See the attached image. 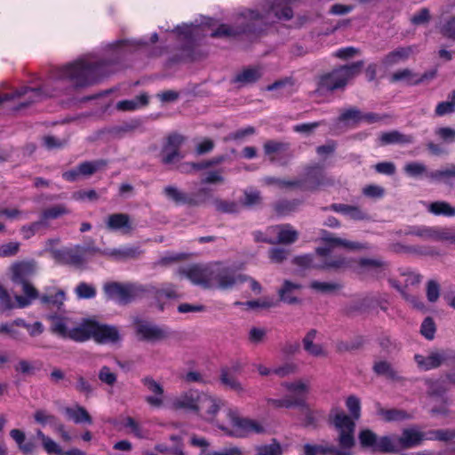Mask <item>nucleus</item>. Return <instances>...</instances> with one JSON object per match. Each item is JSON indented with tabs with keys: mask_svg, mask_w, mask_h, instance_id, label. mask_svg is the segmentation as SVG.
Returning a JSON list of instances; mask_svg holds the SVG:
<instances>
[{
	"mask_svg": "<svg viewBox=\"0 0 455 455\" xmlns=\"http://www.w3.org/2000/svg\"><path fill=\"white\" fill-rule=\"evenodd\" d=\"M268 230L277 234L275 243L291 244L299 237V233L290 224L276 225Z\"/></svg>",
	"mask_w": 455,
	"mask_h": 455,
	"instance_id": "nucleus-27",
	"label": "nucleus"
},
{
	"mask_svg": "<svg viewBox=\"0 0 455 455\" xmlns=\"http://www.w3.org/2000/svg\"><path fill=\"white\" fill-rule=\"evenodd\" d=\"M65 292L59 290L54 294H44L40 299L43 304L60 309L65 300Z\"/></svg>",
	"mask_w": 455,
	"mask_h": 455,
	"instance_id": "nucleus-45",
	"label": "nucleus"
},
{
	"mask_svg": "<svg viewBox=\"0 0 455 455\" xmlns=\"http://www.w3.org/2000/svg\"><path fill=\"white\" fill-rule=\"evenodd\" d=\"M107 165V162L105 160H96V161H85L78 164V168L81 173V176H91L94 174L98 170L105 167Z\"/></svg>",
	"mask_w": 455,
	"mask_h": 455,
	"instance_id": "nucleus-43",
	"label": "nucleus"
},
{
	"mask_svg": "<svg viewBox=\"0 0 455 455\" xmlns=\"http://www.w3.org/2000/svg\"><path fill=\"white\" fill-rule=\"evenodd\" d=\"M133 327L140 340L147 342H158L169 337L167 328L156 325L148 320L134 317Z\"/></svg>",
	"mask_w": 455,
	"mask_h": 455,
	"instance_id": "nucleus-10",
	"label": "nucleus"
},
{
	"mask_svg": "<svg viewBox=\"0 0 455 455\" xmlns=\"http://www.w3.org/2000/svg\"><path fill=\"white\" fill-rule=\"evenodd\" d=\"M403 171L410 177H419L427 173V167L423 163L410 162L404 165Z\"/></svg>",
	"mask_w": 455,
	"mask_h": 455,
	"instance_id": "nucleus-53",
	"label": "nucleus"
},
{
	"mask_svg": "<svg viewBox=\"0 0 455 455\" xmlns=\"http://www.w3.org/2000/svg\"><path fill=\"white\" fill-rule=\"evenodd\" d=\"M413 46L398 47L388 52L381 60L386 67H391L405 61L413 53Z\"/></svg>",
	"mask_w": 455,
	"mask_h": 455,
	"instance_id": "nucleus-28",
	"label": "nucleus"
},
{
	"mask_svg": "<svg viewBox=\"0 0 455 455\" xmlns=\"http://www.w3.org/2000/svg\"><path fill=\"white\" fill-rule=\"evenodd\" d=\"M105 224L108 230L112 232H121L123 235L131 234L134 227L131 217L127 213H112L105 219Z\"/></svg>",
	"mask_w": 455,
	"mask_h": 455,
	"instance_id": "nucleus-23",
	"label": "nucleus"
},
{
	"mask_svg": "<svg viewBox=\"0 0 455 455\" xmlns=\"http://www.w3.org/2000/svg\"><path fill=\"white\" fill-rule=\"evenodd\" d=\"M143 385L154 395H148L145 401L151 406L160 408L164 404V387L151 377H145L141 379Z\"/></svg>",
	"mask_w": 455,
	"mask_h": 455,
	"instance_id": "nucleus-26",
	"label": "nucleus"
},
{
	"mask_svg": "<svg viewBox=\"0 0 455 455\" xmlns=\"http://www.w3.org/2000/svg\"><path fill=\"white\" fill-rule=\"evenodd\" d=\"M358 438L362 447L371 449L372 452L391 453L394 450L391 436L378 438L377 435L370 429L362 430Z\"/></svg>",
	"mask_w": 455,
	"mask_h": 455,
	"instance_id": "nucleus-13",
	"label": "nucleus"
},
{
	"mask_svg": "<svg viewBox=\"0 0 455 455\" xmlns=\"http://www.w3.org/2000/svg\"><path fill=\"white\" fill-rule=\"evenodd\" d=\"M346 406L350 416L344 411L336 410L332 415V423L339 432L338 442L344 450H349L355 445L354 432L355 420L361 417V402L355 395H350L346 400Z\"/></svg>",
	"mask_w": 455,
	"mask_h": 455,
	"instance_id": "nucleus-4",
	"label": "nucleus"
},
{
	"mask_svg": "<svg viewBox=\"0 0 455 455\" xmlns=\"http://www.w3.org/2000/svg\"><path fill=\"white\" fill-rule=\"evenodd\" d=\"M227 416L230 419L234 428L227 432L229 435L243 437L250 434H260L264 432L262 425L256 420L241 418L235 409L228 408L227 410Z\"/></svg>",
	"mask_w": 455,
	"mask_h": 455,
	"instance_id": "nucleus-11",
	"label": "nucleus"
},
{
	"mask_svg": "<svg viewBox=\"0 0 455 455\" xmlns=\"http://www.w3.org/2000/svg\"><path fill=\"white\" fill-rule=\"evenodd\" d=\"M261 76L262 72L259 68H247L237 73L232 79V83L238 84L239 87H242L255 83L261 77Z\"/></svg>",
	"mask_w": 455,
	"mask_h": 455,
	"instance_id": "nucleus-29",
	"label": "nucleus"
},
{
	"mask_svg": "<svg viewBox=\"0 0 455 455\" xmlns=\"http://www.w3.org/2000/svg\"><path fill=\"white\" fill-rule=\"evenodd\" d=\"M328 182L323 167L319 164L309 165L304 169L300 179L287 183L291 187H298L304 190L315 191Z\"/></svg>",
	"mask_w": 455,
	"mask_h": 455,
	"instance_id": "nucleus-8",
	"label": "nucleus"
},
{
	"mask_svg": "<svg viewBox=\"0 0 455 455\" xmlns=\"http://www.w3.org/2000/svg\"><path fill=\"white\" fill-rule=\"evenodd\" d=\"M331 445H318V444H305L304 455H326L330 454Z\"/></svg>",
	"mask_w": 455,
	"mask_h": 455,
	"instance_id": "nucleus-61",
	"label": "nucleus"
},
{
	"mask_svg": "<svg viewBox=\"0 0 455 455\" xmlns=\"http://www.w3.org/2000/svg\"><path fill=\"white\" fill-rule=\"evenodd\" d=\"M426 385L427 386L428 393L431 395H442L450 390V387L447 386L446 380L443 379H427Z\"/></svg>",
	"mask_w": 455,
	"mask_h": 455,
	"instance_id": "nucleus-46",
	"label": "nucleus"
},
{
	"mask_svg": "<svg viewBox=\"0 0 455 455\" xmlns=\"http://www.w3.org/2000/svg\"><path fill=\"white\" fill-rule=\"evenodd\" d=\"M435 134L446 143L455 141V129L451 127H439L435 131Z\"/></svg>",
	"mask_w": 455,
	"mask_h": 455,
	"instance_id": "nucleus-62",
	"label": "nucleus"
},
{
	"mask_svg": "<svg viewBox=\"0 0 455 455\" xmlns=\"http://www.w3.org/2000/svg\"><path fill=\"white\" fill-rule=\"evenodd\" d=\"M65 414L73 420L76 424L87 423L91 425L92 419L87 410L81 405H75L74 407H66L64 409Z\"/></svg>",
	"mask_w": 455,
	"mask_h": 455,
	"instance_id": "nucleus-31",
	"label": "nucleus"
},
{
	"mask_svg": "<svg viewBox=\"0 0 455 455\" xmlns=\"http://www.w3.org/2000/svg\"><path fill=\"white\" fill-rule=\"evenodd\" d=\"M300 204L299 200H282L275 204V211L281 215L288 214L293 211H295L298 206Z\"/></svg>",
	"mask_w": 455,
	"mask_h": 455,
	"instance_id": "nucleus-51",
	"label": "nucleus"
},
{
	"mask_svg": "<svg viewBox=\"0 0 455 455\" xmlns=\"http://www.w3.org/2000/svg\"><path fill=\"white\" fill-rule=\"evenodd\" d=\"M299 289L300 285L287 280L284 281L283 287L278 291L280 299L287 304L297 303L299 300L296 296V291Z\"/></svg>",
	"mask_w": 455,
	"mask_h": 455,
	"instance_id": "nucleus-35",
	"label": "nucleus"
},
{
	"mask_svg": "<svg viewBox=\"0 0 455 455\" xmlns=\"http://www.w3.org/2000/svg\"><path fill=\"white\" fill-rule=\"evenodd\" d=\"M427 299L429 302L435 303L440 297V285L435 280H429L426 288Z\"/></svg>",
	"mask_w": 455,
	"mask_h": 455,
	"instance_id": "nucleus-58",
	"label": "nucleus"
},
{
	"mask_svg": "<svg viewBox=\"0 0 455 455\" xmlns=\"http://www.w3.org/2000/svg\"><path fill=\"white\" fill-rule=\"evenodd\" d=\"M323 241L326 243V246L316 249V253L322 257H326L329 255L332 249L335 247H342L348 251H361L370 249V246L367 243L352 242L347 239L336 237L331 234L324 235L323 237Z\"/></svg>",
	"mask_w": 455,
	"mask_h": 455,
	"instance_id": "nucleus-15",
	"label": "nucleus"
},
{
	"mask_svg": "<svg viewBox=\"0 0 455 455\" xmlns=\"http://www.w3.org/2000/svg\"><path fill=\"white\" fill-rule=\"evenodd\" d=\"M106 63L92 56L81 58L55 69L52 76L56 83L68 82L75 87L92 84L106 76Z\"/></svg>",
	"mask_w": 455,
	"mask_h": 455,
	"instance_id": "nucleus-3",
	"label": "nucleus"
},
{
	"mask_svg": "<svg viewBox=\"0 0 455 455\" xmlns=\"http://www.w3.org/2000/svg\"><path fill=\"white\" fill-rule=\"evenodd\" d=\"M20 249V243L12 241L0 245V257L9 258L16 256Z\"/></svg>",
	"mask_w": 455,
	"mask_h": 455,
	"instance_id": "nucleus-55",
	"label": "nucleus"
},
{
	"mask_svg": "<svg viewBox=\"0 0 455 455\" xmlns=\"http://www.w3.org/2000/svg\"><path fill=\"white\" fill-rule=\"evenodd\" d=\"M440 32L443 36L455 40V16L451 17L442 25Z\"/></svg>",
	"mask_w": 455,
	"mask_h": 455,
	"instance_id": "nucleus-64",
	"label": "nucleus"
},
{
	"mask_svg": "<svg viewBox=\"0 0 455 455\" xmlns=\"http://www.w3.org/2000/svg\"><path fill=\"white\" fill-rule=\"evenodd\" d=\"M200 394L201 392L196 389L185 391L172 400L171 408L196 412Z\"/></svg>",
	"mask_w": 455,
	"mask_h": 455,
	"instance_id": "nucleus-24",
	"label": "nucleus"
},
{
	"mask_svg": "<svg viewBox=\"0 0 455 455\" xmlns=\"http://www.w3.org/2000/svg\"><path fill=\"white\" fill-rule=\"evenodd\" d=\"M225 405V402L205 393L200 394L196 412L205 420H212L217 412Z\"/></svg>",
	"mask_w": 455,
	"mask_h": 455,
	"instance_id": "nucleus-18",
	"label": "nucleus"
},
{
	"mask_svg": "<svg viewBox=\"0 0 455 455\" xmlns=\"http://www.w3.org/2000/svg\"><path fill=\"white\" fill-rule=\"evenodd\" d=\"M36 268V266L34 260L14 262L10 267L11 279L14 283L28 282V278L35 274Z\"/></svg>",
	"mask_w": 455,
	"mask_h": 455,
	"instance_id": "nucleus-25",
	"label": "nucleus"
},
{
	"mask_svg": "<svg viewBox=\"0 0 455 455\" xmlns=\"http://www.w3.org/2000/svg\"><path fill=\"white\" fill-rule=\"evenodd\" d=\"M373 371L376 374L385 376L391 380H398L400 377L397 371L387 361L376 362L373 365Z\"/></svg>",
	"mask_w": 455,
	"mask_h": 455,
	"instance_id": "nucleus-39",
	"label": "nucleus"
},
{
	"mask_svg": "<svg viewBox=\"0 0 455 455\" xmlns=\"http://www.w3.org/2000/svg\"><path fill=\"white\" fill-rule=\"evenodd\" d=\"M148 104V96L142 93L132 100H124L116 103V108L120 111H134Z\"/></svg>",
	"mask_w": 455,
	"mask_h": 455,
	"instance_id": "nucleus-34",
	"label": "nucleus"
},
{
	"mask_svg": "<svg viewBox=\"0 0 455 455\" xmlns=\"http://www.w3.org/2000/svg\"><path fill=\"white\" fill-rule=\"evenodd\" d=\"M451 358V352L447 350L431 351L427 355L416 354L414 360L417 366L422 371H430L438 368Z\"/></svg>",
	"mask_w": 455,
	"mask_h": 455,
	"instance_id": "nucleus-20",
	"label": "nucleus"
},
{
	"mask_svg": "<svg viewBox=\"0 0 455 455\" xmlns=\"http://www.w3.org/2000/svg\"><path fill=\"white\" fill-rule=\"evenodd\" d=\"M379 140L381 145L388 144H411L414 141L413 136L403 134L398 131H391L384 132L380 135Z\"/></svg>",
	"mask_w": 455,
	"mask_h": 455,
	"instance_id": "nucleus-32",
	"label": "nucleus"
},
{
	"mask_svg": "<svg viewBox=\"0 0 455 455\" xmlns=\"http://www.w3.org/2000/svg\"><path fill=\"white\" fill-rule=\"evenodd\" d=\"M103 291L108 299L126 305L142 298L147 290L140 284L109 282L103 285Z\"/></svg>",
	"mask_w": 455,
	"mask_h": 455,
	"instance_id": "nucleus-7",
	"label": "nucleus"
},
{
	"mask_svg": "<svg viewBox=\"0 0 455 455\" xmlns=\"http://www.w3.org/2000/svg\"><path fill=\"white\" fill-rule=\"evenodd\" d=\"M405 235H415L425 241H432L433 227L412 226L405 232Z\"/></svg>",
	"mask_w": 455,
	"mask_h": 455,
	"instance_id": "nucleus-47",
	"label": "nucleus"
},
{
	"mask_svg": "<svg viewBox=\"0 0 455 455\" xmlns=\"http://www.w3.org/2000/svg\"><path fill=\"white\" fill-rule=\"evenodd\" d=\"M424 439L425 435L421 431L414 427L405 428L403 430L401 435L391 436V442L394 445L392 452L417 447L421 444Z\"/></svg>",
	"mask_w": 455,
	"mask_h": 455,
	"instance_id": "nucleus-16",
	"label": "nucleus"
},
{
	"mask_svg": "<svg viewBox=\"0 0 455 455\" xmlns=\"http://www.w3.org/2000/svg\"><path fill=\"white\" fill-rule=\"evenodd\" d=\"M245 282L242 275H236L235 272L221 263L212 264V287H218L222 290L232 288L237 283Z\"/></svg>",
	"mask_w": 455,
	"mask_h": 455,
	"instance_id": "nucleus-12",
	"label": "nucleus"
},
{
	"mask_svg": "<svg viewBox=\"0 0 455 455\" xmlns=\"http://www.w3.org/2000/svg\"><path fill=\"white\" fill-rule=\"evenodd\" d=\"M19 284L22 286L24 296L16 295L15 301L17 302V307L24 308L29 306L32 300L37 299L39 295L37 290L28 281Z\"/></svg>",
	"mask_w": 455,
	"mask_h": 455,
	"instance_id": "nucleus-30",
	"label": "nucleus"
},
{
	"mask_svg": "<svg viewBox=\"0 0 455 455\" xmlns=\"http://www.w3.org/2000/svg\"><path fill=\"white\" fill-rule=\"evenodd\" d=\"M45 226L46 223L40 220L37 221L31 222L29 224L23 225L20 228V232L24 240H28L31 237H33L42 228Z\"/></svg>",
	"mask_w": 455,
	"mask_h": 455,
	"instance_id": "nucleus-48",
	"label": "nucleus"
},
{
	"mask_svg": "<svg viewBox=\"0 0 455 455\" xmlns=\"http://www.w3.org/2000/svg\"><path fill=\"white\" fill-rule=\"evenodd\" d=\"M52 331L61 338H68L72 340L83 342L93 339L98 343H113L119 339V331L116 327L100 323L88 318L75 328L69 329L70 320L59 315L49 316Z\"/></svg>",
	"mask_w": 455,
	"mask_h": 455,
	"instance_id": "nucleus-2",
	"label": "nucleus"
},
{
	"mask_svg": "<svg viewBox=\"0 0 455 455\" xmlns=\"http://www.w3.org/2000/svg\"><path fill=\"white\" fill-rule=\"evenodd\" d=\"M164 194L176 204H187L189 206L203 204L211 196L210 189L206 188H200L197 192L188 195L175 186H166L164 188Z\"/></svg>",
	"mask_w": 455,
	"mask_h": 455,
	"instance_id": "nucleus-9",
	"label": "nucleus"
},
{
	"mask_svg": "<svg viewBox=\"0 0 455 455\" xmlns=\"http://www.w3.org/2000/svg\"><path fill=\"white\" fill-rule=\"evenodd\" d=\"M76 385L75 388L77 392L84 394L86 396H89L92 394L94 388L92 385L87 380L84 376L77 374L76 376Z\"/></svg>",
	"mask_w": 455,
	"mask_h": 455,
	"instance_id": "nucleus-56",
	"label": "nucleus"
},
{
	"mask_svg": "<svg viewBox=\"0 0 455 455\" xmlns=\"http://www.w3.org/2000/svg\"><path fill=\"white\" fill-rule=\"evenodd\" d=\"M389 283L395 289H397L402 297L403 298V299L408 302L411 307H412L413 308H416V309H419V310H422L425 308V305L423 303V301L420 300L419 298L416 297V296H413L411 294H409L407 293L398 283V282L396 280H394V279H390L389 280Z\"/></svg>",
	"mask_w": 455,
	"mask_h": 455,
	"instance_id": "nucleus-42",
	"label": "nucleus"
},
{
	"mask_svg": "<svg viewBox=\"0 0 455 455\" xmlns=\"http://www.w3.org/2000/svg\"><path fill=\"white\" fill-rule=\"evenodd\" d=\"M220 381L224 386L229 387L230 389L235 391L238 394H242L244 392L243 385L240 383L237 378L228 370L221 371Z\"/></svg>",
	"mask_w": 455,
	"mask_h": 455,
	"instance_id": "nucleus-40",
	"label": "nucleus"
},
{
	"mask_svg": "<svg viewBox=\"0 0 455 455\" xmlns=\"http://www.w3.org/2000/svg\"><path fill=\"white\" fill-rule=\"evenodd\" d=\"M363 65V61L359 60L349 65L340 66L323 75L317 84V92H332L344 88L350 80L361 73Z\"/></svg>",
	"mask_w": 455,
	"mask_h": 455,
	"instance_id": "nucleus-5",
	"label": "nucleus"
},
{
	"mask_svg": "<svg viewBox=\"0 0 455 455\" xmlns=\"http://www.w3.org/2000/svg\"><path fill=\"white\" fill-rule=\"evenodd\" d=\"M258 455H281L282 448L276 442H273L268 445H262L257 448Z\"/></svg>",
	"mask_w": 455,
	"mask_h": 455,
	"instance_id": "nucleus-63",
	"label": "nucleus"
},
{
	"mask_svg": "<svg viewBox=\"0 0 455 455\" xmlns=\"http://www.w3.org/2000/svg\"><path fill=\"white\" fill-rule=\"evenodd\" d=\"M212 264L192 265L179 269V275L189 279L194 284L202 285L205 288L212 287Z\"/></svg>",
	"mask_w": 455,
	"mask_h": 455,
	"instance_id": "nucleus-14",
	"label": "nucleus"
},
{
	"mask_svg": "<svg viewBox=\"0 0 455 455\" xmlns=\"http://www.w3.org/2000/svg\"><path fill=\"white\" fill-rule=\"evenodd\" d=\"M377 411L386 421H400L410 418L408 413L403 410H386L379 403H377Z\"/></svg>",
	"mask_w": 455,
	"mask_h": 455,
	"instance_id": "nucleus-38",
	"label": "nucleus"
},
{
	"mask_svg": "<svg viewBox=\"0 0 455 455\" xmlns=\"http://www.w3.org/2000/svg\"><path fill=\"white\" fill-rule=\"evenodd\" d=\"M293 263L302 267L333 268L339 269L347 266V261L343 257L325 259L322 264L315 263L311 255L298 256L293 259Z\"/></svg>",
	"mask_w": 455,
	"mask_h": 455,
	"instance_id": "nucleus-21",
	"label": "nucleus"
},
{
	"mask_svg": "<svg viewBox=\"0 0 455 455\" xmlns=\"http://www.w3.org/2000/svg\"><path fill=\"white\" fill-rule=\"evenodd\" d=\"M435 323L431 317H427L421 323L420 332L428 340H432L435 334Z\"/></svg>",
	"mask_w": 455,
	"mask_h": 455,
	"instance_id": "nucleus-60",
	"label": "nucleus"
},
{
	"mask_svg": "<svg viewBox=\"0 0 455 455\" xmlns=\"http://www.w3.org/2000/svg\"><path fill=\"white\" fill-rule=\"evenodd\" d=\"M454 233L450 228L433 227L432 241H448L452 243Z\"/></svg>",
	"mask_w": 455,
	"mask_h": 455,
	"instance_id": "nucleus-54",
	"label": "nucleus"
},
{
	"mask_svg": "<svg viewBox=\"0 0 455 455\" xmlns=\"http://www.w3.org/2000/svg\"><path fill=\"white\" fill-rule=\"evenodd\" d=\"M36 436L41 440L42 446L48 454H62L61 447L53 439L45 435L41 430L36 431Z\"/></svg>",
	"mask_w": 455,
	"mask_h": 455,
	"instance_id": "nucleus-41",
	"label": "nucleus"
},
{
	"mask_svg": "<svg viewBox=\"0 0 455 455\" xmlns=\"http://www.w3.org/2000/svg\"><path fill=\"white\" fill-rule=\"evenodd\" d=\"M317 331L314 329L310 330L304 337L302 342L304 349L313 356H326L327 353L320 344H315Z\"/></svg>",
	"mask_w": 455,
	"mask_h": 455,
	"instance_id": "nucleus-33",
	"label": "nucleus"
},
{
	"mask_svg": "<svg viewBox=\"0 0 455 455\" xmlns=\"http://www.w3.org/2000/svg\"><path fill=\"white\" fill-rule=\"evenodd\" d=\"M427 211L436 216L454 217L455 207L445 201H436L427 204Z\"/></svg>",
	"mask_w": 455,
	"mask_h": 455,
	"instance_id": "nucleus-36",
	"label": "nucleus"
},
{
	"mask_svg": "<svg viewBox=\"0 0 455 455\" xmlns=\"http://www.w3.org/2000/svg\"><path fill=\"white\" fill-rule=\"evenodd\" d=\"M361 112L356 108H350L344 110L339 117V122H353L355 124L361 123Z\"/></svg>",
	"mask_w": 455,
	"mask_h": 455,
	"instance_id": "nucleus-59",
	"label": "nucleus"
},
{
	"mask_svg": "<svg viewBox=\"0 0 455 455\" xmlns=\"http://www.w3.org/2000/svg\"><path fill=\"white\" fill-rule=\"evenodd\" d=\"M75 292L79 299H89L96 296L97 291L94 285L82 282L77 284Z\"/></svg>",
	"mask_w": 455,
	"mask_h": 455,
	"instance_id": "nucleus-50",
	"label": "nucleus"
},
{
	"mask_svg": "<svg viewBox=\"0 0 455 455\" xmlns=\"http://www.w3.org/2000/svg\"><path fill=\"white\" fill-rule=\"evenodd\" d=\"M264 152L268 156L271 163L287 164L291 157L289 151V144L276 140H267L265 142Z\"/></svg>",
	"mask_w": 455,
	"mask_h": 455,
	"instance_id": "nucleus-22",
	"label": "nucleus"
},
{
	"mask_svg": "<svg viewBox=\"0 0 455 455\" xmlns=\"http://www.w3.org/2000/svg\"><path fill=\"white\" fill-rule=\"evenodd\" d=\"M186 138L179 133H171L162 148V162L164 164H171L180 161L183 156L180 153V147Z\"/></svg>",
	"mask_w": 455,
	"mask_h": 455,
	"instance_id": "nucleus-17",
	"label": "nucleus"
},
{
	"mask_svg": "<svg viewBox=\"0 0 455 455\" xmlns=\"http://www.w3.org/2000/svg\"><path fill=\"white\" fill-rule=\"evenodd\" d=\"M17 307L7 290L0 284V311L4 312Z\"/></svg>",
	"mask_w": 455,
	"mask_h": 455,
	"instance_id": "nucleus-57",
	"label": "nucleus"
},
{
	"mask_svg": "<svg viewBox=\"0 0 455 455\" xmlns=\"http://www.w3.org/2000/svg\"><path fill=\"white\" fill-rule=\"evenodd\" d=\"M212 204L216 211L221 213H235L239 210V206L235 202L214 198Z\"/></svg>",
	"mask_w": 455,
	"mask_h": 455,
	"instance_id": "nucleus-49",
	"label": "nucleus"
},
{
	"mask_svg": "<svg viewBox=\"0 0 455 455\" xmlns=\"http://www.w3.org/2000/svg\"><path fill=\"white\" fill-rule=\"evenodd\" d=\"M281 386L290 393L283 398H267V403L273 408H291L303 406L309 390L307 382L298 379L291 382H283Z\"/></svg>",
	"mask_w": 455,
	"mask_h": 455,
	"instance_id": "nucleus-6",
	"label": "nucleus"
},
{
	"mask_svg": "<svg viewBox=\"0 0 455 455\" xmlns=\"http://www.w3.org/2000/svg\"><path fill=\"white\" fill-rule=\"evenodd\" d=\"M50 253L52 259L59 263L63 265L71 266H81L84 263V253L80 246L74 248H64V249H50Z\"/></svg>",
	"mask_w": 455,
	"mask_h": 455,
	"instance_id": "nucleus-19",
	"label": "nucleus"
},
{
	"mask_svg": "<svg viewBox=\"0 0 455 455\" xmlns=\"http://www.w3.org/2000/svg\"><path fill=\"white\" fill-rule=\"evenodd\" d=\"M70 211L64 204H56L43 211L41 220L44 223L48 220H55L59 217L68 214Z\"/></svg>",
	"mask_w": 455,
	"mask_h": 455,
	"instance_id": "nucleus-44",
	"label": "nucleus"
},
{
	"mask_svg": "<svg viewBox=\"0 0 455 455\" xmlns=\"http://www.w3.org/2000/svg\"><path fill=\"white\" fill-rule=\"evenodd\" d=\"M218 162L206 161L202 163H183L179 166V170L181 173H192L196 171L207 169L213 164Z\"/></svg>",
	"mask_w": 455,
	"mask_h": 455,
	"instance_id": "nucleus-52",
	"label": "nucleus"
},
{
	"mask_svg": "<svg viewBox=\"0 0 455 455\" xmlns=\"http://www.w3.org/2000/svg\"><path fill=\"white\" fill-rule=\"evenodd\" d=\"M386 266L385 262L379 259H360L358 261V273L364 274L373 271L378 273Z\"/></svg>",
	"mask_w": 455,
	"mask_h": 455,
	"instance_id": "nucleus-37",
	"label": "nucleus"
},
{
	"mask_svg": "<svg viewBox=\"0 0 455 455\" xmlns=\"http://www.w3.org/2000/svg\"><path fill=\"white\" fill-rule=\"evenodd\" d=\"M292 17L293 11L288 0H267L260 10L244 12L238 27L233 28L222 24L211 36L212 37L236 36L245 34L251 37H257L278 20H289Z\"/></svg>",
	"mask_w": 455,
	"mask_h": 455,
	"instance_id": "nucleus-1",
	"label": "nucleus"
}]
</instances>
